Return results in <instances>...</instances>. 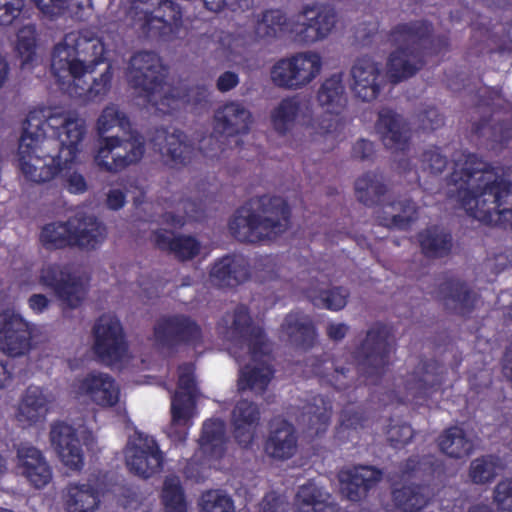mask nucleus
<instances>
[{
	"instance_id": "nucleus-1",
	"label": "nucleus",
	"mask_w": 512,
	"mask_h": 512,
	"mask_svg": "<svg viewBox=\"0 0 512 512\" xmlns=\"http://www.w3.org/2000/svg\"><path fill=\"white\" fill-rule=\"evenodd\" d=\"M85 133L82 120L54 108L29 111L18 145L19 169L24 178L43 184L70 169Z\"/></svg>"
},
{
	"instance_id": "nucleus-2",
	"label": "nucleus",
	"mask_w": 512,
	"mask_h": 512,
	"mask_svg": "<svg viewBox=\"0 0 512 512\" xmlns=\"http://www.w3.org/2000/svg\"><path fill=\"white\" fill-rule=\"evenodd\" d=\"M105 47L95 32L89 29L66 33L52 52L51 70L59 84L64 85L65 78L72 82L68 93L88 101H98L110 91L113 69L107 63L99 78H94L91 84L83 80L86 74L94 72L95 67L106 61Z\"/></svg>"
},
{
	"instance_id": "nucleus-3",
	"label": "nucleus",
	"mask_w": 512,
	"mask_h": 512,
	"mask_svg": "<svg viewBox=\"0 0 512 512\" xmlns=\"http://www.w3.org/2000/svg\"><path fill=\"white\" fill-rule=\"evenodd\" d=\"M433 31L432 22L424 19L399 23L390 30V40L400 44L387 61V75L392 83L414 76L425 65L426 56L448 51L449 36H433Z\"/></svg>"
},
{
	"instance_id": "nucleus-4",
	"label": "nucleus",
	"mask_w": 512,
	"mask_h": 512,
	"mask_svg": "<svg viewBox=\"0 0 512 512\" xmlns=\"http://www.w3.org/2000/svg\"><path fill=\"white\" fill-rule=\"evenodd\" d=\"M291 224V208L280 196L261 195L237 208L229 220L231 235L240 242L261 243L274 240Z\"/></svg>"
},
{
	"instance_id": "nucleus-5",
	"label": "nucleus",
	"mask_w": 512,
	"mask_h": 512,
	"mask_svg": "<svg viewBox=\"0 0 512 512\" xmlns=\"http://www.w3.org/2000/svg\"><path fill=\"white\" fill-rule=\"evenodd\" d=\"M300 15L305 21H294L281 9L264 10L255 23V35L265 40L290 35L297 43L312 44L326 38L336 23L335 11L325 6L306 5Z\"/></svg>"
},
{
	"instance_id": "nucleus-6",
	"label": "nucleus",
	"mask_w": 512,
	"mask_h": 512,
	"mask_svg": "<svg viewBox=\"0 0 512 512\" xmlns=\"http://www.w3.org/2000/svg\"><path fill=\"white\" fill-rule=\"evenodd\" d=\"M357 200L367 207L382 206L377 211L379 224L387 228L407 230L417 219V208L411 199L385 203L388 192L383 178L376 172H366L355 181Z\"/></svg>"
},
{
	"instance_id": "nucleus-7",
	"label": "nucleus",
	"mask_w": 512,
	"mask_h": 512,
	"mask_svg": "<svg viewBox=\"0 0 512 512\" xmlns=\"http://www.w3.org/2000/svg\"><path fill=\"white\" fill-rule=\"evenodd\" d=\"M392 337V328L382 322H375L367 330L365 338L353 352L359 374L357 381L363 378L366 385L378 384L391 364Z\"/></svg>"
},
{
	"instance_id": "nucleus-8",
	"label": "nucleus",
	"mask_w": 512,
	"mask_h": 512,
	"mask_svg": "<svg viewBox=\"0 0 512 512\" xmlns=\"http://www.w3.org/2000/svg\"><path fill=\"white\" fill-rule=\"evenodd\" d=\"M127 78L130 86L154 106L171 107L170 102L176 101L172 95H164L160 101L156 99V93L160 92L165 83V74L160 58L154 52L135 53L129 61Z\"/></svg>"
},
{
	"instance_id": "nucleus-9",
	"label": "nucleus",
	"mask_w": 512,
	"mask_h": 512,
	"mask_svg": "<svg viewBox=\"0 0 512 512\" xmlns=\"http://www.w3.org/2000/svg\"><path fill=\"white\" fill-rule=\"evenodd\" d=\"M252 123L251 112L241 103L231 101L218 108L214 115L213 133L201 141L205 157H219L225 151L223 138L247 134Z\"/></svg>"
},
{
	"instance_id": "nucleus-10",
	"label": "nucleus",
	"mask_w": 512,
	"mask_h": 512,
	"mask_svg": "<svg viewBox=\"0 0 512 512\" xmlns=\"http://www.w3.org/2000/svg\"><path fill=\"white\" fill-rule=\"evenodd\" d=\"M197 384L195 365L182 363L178 366L177 390L171 400L170 437L184 442L188 429L192 426V418L196 409Z\"/></svg>"
},
{
	"instance_id": "nucleus-11",
	"label": "nucleus",
	"mask_w": 512,
	"mask_h": 512,
	"mask_svg": "<svg viewBox=\"0 0 512 512\" xmlns=\"http://www.w3.org/2000/svg\"><path fill=\"white\" fill-rule=\"evenodd\" d=\"M156 343L169 352H177L181 347L196 349L203 344V331L196 320L185 314L160 317L154 327Z\"/></svg>"
},
{
	"instance_id": "nucleus-12",
	"label": "nucleus",
	"mask_w": 512,
	"mask_h": 512,
	"mask_svg": "<svg viewBox=\"0 0 512 512\" xmlns=\"http://www.w3.org/2000/svg\"><path fill=\"white\" fill-rule=\"evenodd\" d=\"M321 67L319 54L297 53L275 62L270 70V78L276 87L297 90L312 82L320 73Z\"/></svg>"
},
{
	"instance_id": "nucleus-13",
	"label": "nucleus",
	"mask_w": 512,
	"mask_h": 512,
	"mask_svg": "<svg viewBox=\"0 0 512 512\" xmlns=\"http://www.w3.org/2000/svg\"><path fill=\"white\" fill-rule=\"evenodd\" d=\"M128 139L118 136L102 137L95 155L97 166L110 173L120 172L138 163L145 152L144 142L138 135L129 133Z\"/></svg>"
},
{
	"instance_id": "nucleus-14",
	"label": "nucleus",
	"mask_w": 512,
	"mask_h": 512,
	"mask_svg": "<svg viewBox=\"0 0 512 512\" xmlns=\"http://www.w3.org/2000/svg\"><path fill=\"white\" fill-rule=\"evenodd\" d=\"M40 280L54 292L63 312L79 308L85 300L87 290L81 277L72 273L67 266L49 264L42 269Z\"/></svg>"
},
{
	"instance_id": "nucleus-15",
	"label": "nucleus",
	"mask_w": 512,
	"mask_h": 512,
	"mask_svg": "<svg viewBox=\"0 0 512 512\" xmlns=\"http://www.w3.org/2000/svg\"><path fill=\"white\" fill-rule=\"evenodd\" d=\"M94 352L99 361L107 366L120 363L128 351L123 327L115 316L101 315L94 327Z\"/></svg>"
},
{
	"instance_id": "nucleus-16",
	"label": "nucleus",
	"mask_w": 512,
	"mask_h": 512,
	"mask_svg": "<svg viewBox=\"0 0 512 512\" xmlns=\"http://www.w3.org/2000/svg\"><path fill=\"white\" fill-rule=\"evenodd\" d=\"M125 460L132 474L148 479L162 471L164 455L153 437L136 433L127 444Z\"/></svg>"
},
{
	"instance_id": "nucleus-17",
	"label": "nucleus",
	"mask_w": 512,
	"mask_h": 512,
	"mask_svg": "<svg viewBox=\"0 0 512 512\" xmlns=\"http://www.w3.org/2000/svg\"><path fill=\"white\" fill-rule=\"evenodd\" d=\"M443 384L441 364L435 359L421 357L414 369L404 380L406 400L422 405L438 392Z\"/></svg>"
},
{
	"instance_id": "nucleus-18",
	"label": "nucleus",
	"mask_w": 512,
	"mask_h": 512,
	"mask_svg": "<svg viewBox=\"0 0 512 512\" xmlns=\"http://www.w3.org/2000/svg\"><path fill=\"white\" fill-rule=\"evenodd\" d=\"M232 337L243 342L248 347V353L253 361H258L270 353V343L264 328L254 325L249 308L239 305L233 313L231 325Z\"/></svg>"
},
{
	"instance_id": "nucleus-19",
	"label": "nucleus",
	"mask_w": 512,
	"mask_h": 512,
	"mask_svg": "<svg viewBox=\"0 0 512 512\" xmlns=\"http://www.w3.org/2000/svg\"><path fill=\"white\" fill-rule=\"evenodd\" d=\"M32 346V329L21 315L4 310L0 313V349L10 356H22Z\"/></svg>"
},
{
	"instance_id": "nucleus-20",
	"label": "nucleus",
	"mask_w": 512,
	"mask_h": 512,
	"mask_svg": "<svg viewBox=\"0 0 512 512\" xmlns=\"http://www.w3.org/2000/svg\"><path fill=\"white\" fill-rule=\"evenodd\" d=\"M50 440L61 462L71 470L80 471L84 467V451L77 430L64 421L52 424Z\"/></svg>"
},
{
	"instance_id": "nucleus-21",
	"label": "nucleus",
	"mask_w": 512,
	"mask_h": 512,
	"mask_svg": "<svg viewBox=\"0 0 512 512\" xmlns=\"http://www.w3.org/2000/svg\"><path fill=\"white\" fill-rule=\"evenodd\" d=\"M17 470L35 489H43L52 480V468L41 450L27 443L17 447Z\"/></svg>"
},
{
	"instance_id": "nucleus-22",
	"label": "nucleus",
	"mask_w": 512,
	"mask_h": 512,
	"mask_svg": "<svg viewBox=\"0 0 512 512\" xmlns=\"http://www.w3.org/2000/svg\"><path fill=\"white\" fill-rule=\"evenodd\" d=\"M444 308L455 315L468 317L474 311L479 295L465 281L450 277L438 287Z\"/></svg>"
},
{
	"instance_id": "nucleus-23",
	"label": "nucleus",
	"mask_w": 512,
	"mask_h": 512,
	"mask_svg": "<svg viewBox=\"0 0 512 512\" xmlns=\"http://www.w3.org/2000/svg\"><path fill=\"white\" fill-rule=\"evenodd\" d=\"M338 478L343 496L351 502H360L381 480L382 471L374 466L360 465L341 470Z\"/></svg>"
},
{
	"instance_id": "nucleus-24",
	"label": "nucleus",
	"mask_w": 512,
	"mask_h": 512,
	"mask_svg": "<svg viewBox=\"0 0 512 512\" xmlns=\"http://www.w3.org/2000/svg\"><path fill=\"white\" fill-rule=\"evenodd\" d=\"M350 73L351 88L357 98L363 102H371L378 97L383 82L378 63L371 57H360L353 64Z\"/></svg>"
},
{
	"instance_id": "nucleus-25",
	"label": "nucleus",
	"mask_w": 512,
	"mask_h": 512,
	"mask_svg": "<svg viewBox=\"0 0 512 512\" xmlns=\"http://www.w3.org/2000/svg\"><path fill=\"white\" fill-rule=\"evenodd\" d=\"M376 129L384 146L392 152H405L409 149L411 130L401 115L389 108H383L376 122Z\"/></svg>"
},
{
	"instance_id": "nucleus-26",
	"label": "nucleus",
	"mask_w": 512,
	"mask_h": 512,
	"mask_svg": "<svg viewBox=\"0 0 512 512\" xmlns=\"http://www.w3.org/2000/svg\"><path fill=\"white\" fill-rule=\"evenodd\" d=\"M211 283L220 289H232L250 278V265L242 255H225L211 267Z\"/></svg>"
},
{
	"instance_id": "nucleus-27",
	"label": "nucleus",
	"mask_w": 512,
	"mask_h": 512,
	"mask_svg": "<svg viewBox=\"0 0 512 512\" xmlns=\"http://www.w3.org/2000/svg\"><path fill=\"white\" fill-rule=\"evenodd\" d=\"M260 422V410L256 403L247 399L239 400L231 413V424L235 441L243 448L254 442Z\"/></svg>"
},
{
	"instance_id": "nucleus-28",
	"label": "nucleus",
	"mask_w": 512,
	"mask_h": 512,
	"mask_svg": "<svg viewBox=\"0 0 512 512\" xmlns=\"http://www.w3.org/2000/svg\"><path fill=\"white\" fill-rule=\"evenodd\" d=\"M298 448V436L296 429L286 419L278 420L271 424L269 434L264 443L265 453L277 460L292 458Z\"/></svg>"
},
{
	"instance_id": "nucleus-29",
	"label": "nucleus",
	"mask_w": 512,
	"mask_h": 512,
	"mask_svg": "<svg viewBox=\"0 0 512 512\" xmlns=\"http://www.w3.org/2000/svg\"><path fill=\"white\" fill-rule=\"evenodd\" d=\"M103 489L93 483H69L63 492V505L66 512H96L99 509Z\"/></svg>"
},
{
	"instance_id": "nucleus-30",
	"label": "nucleus",
	"mask_w": 512,
	"mask_h": 512,
	"mask_svg": "<svg viewBox=\"0 0 512 512\" xmlns=\"http://www.w3.org/2000/svg\"><path fill=\"white\" fill-rule=\"evenodd\" d=\"M79 391L102 407L115 406L120 397V388L114 378L100 372L88 373L80 381Z\"/></svg>"
},
{
	"instance_id": "nucleus-31",
	"label": "nucleus",
	"mask_w": 512,
	"mask_h": 512,
	"mask_svg": "<svg viewBox=\"0 0 512 512\" xmlns=\"http://www.w3.org/2000/svg\"><path fill=\"white\" fill-rule=\"evenodd\" d=\"M422 254L429 259L448 257L454 247L451 231L438 225L429 226L417 234Z\"/></svg>"
},
{
	"instance_id": "nucleus-32",
	"label": "nucleus",
	"mask_w": 512,
	"mask_h": 512,
	"mask_svg": "<svg viewBox=\"0 0 512 512\" xmlns=\"http://www.w3.org/2000/svg\"><path fill=\"white\" fill-rule=\"evenodd\" d=\"M71 248L97 249L106 237L104 225L92 216L72 218Z\"/></svg>"
},
{
	"instance_id": "nucleus-33",
	"label": "nucleus",
	"mask_w": 512,
	"mask_h": 512,
	"mask_svg": "<svg viewBox=\"0 0 512 512\" xmlns=\"http://www.w3.org/2000/svg\"><path fill=\"white\" fill-rule=\"evenodd\" d=\"M152 239L158 249L173 253L181 261L191 260L200 252V243L192 236H174L171 231L159 229L152 233Z\"/></svg>"
},
{
	"instance_id": "nucleus-34",
	"label": "nucleus",
	"mask_w": 512,
	"mask_h": 512,
	"mask_svg": "<svg viewBox=\"0 0 512 512\" xmlns=\"http://www.w3.org/2000/svg\"><path fill=\"white\" fill-rule=\"evenodd\" d=\"M281 331L298 348L310 349L317 339V331L309 316L299 312L287 314L281 324Z\"/></svg>"
},
{
	"instance_id": "nucleus-35",
	"label": "nucleus",
	"mask_w": 512,
	"mask_h": 512,
	"mask_svg": "<svg viewBox=\"0 0 512 512\" xmlns=\"http://www.w3.org/2000/svg\"><path fill=\"white\" fill-rule=\"evenodd\" d=\"M47 412L48 399L43 390L34 385L27 387L19 404L18 421L25 427H29L44 420Z\"/></svg>"
},
{
	"instance_id": "nucleus-36",
	"label": "nucleus",
	"mask_w": 512,
	"mask_h": 512,
	"mask_svg": "<svg viewBox=\"0 0 512 512\" xmlns=\"http://www.w3.org/2000/svg\"><path fill=\"white\" fill-rule=\"evenodd\" d=\"M313 373L319 378L321 385H328L337 391H346L348 388L358 385L353 382L350 367H339L332 359L316 358L311 364Z\"/></svg>"
},
{
	"instance_id": "nucleus-37",
	"label": "nucleus",
	"mask_w": 512,
	"mask_h": 512,
	"mask_svg": "<svg viewBox=\"0 0 512 512\" xmlns=\"http://www.w3.org/2000/svg\"><path fill=\"white\" fill-rule=\"evenodd\" d=\"M391 497L395 509L400 512H420L431 500L428 486L415 483L393 488Z\"/></svg>"
},
{
	"instance_id": "nucleus-38",
	"label": "nucleus",
	"mask_w": 512,
	"mask_h": 512,
	"mask_svg": "<svg viewBox=\"0 0 512 512\" xmlns=\"http://www.w3.org/2000/svg\"><path fill=\"white\" fill-rule=\"evenodd\" d=\"M186 138V134L178 129L165 136L160 152L165 163L170 167L182 168L192 161L195 149L192 144L187 142Z\"/></svg>"
},
{
	"instance_id": "nucleus-39",
	"label": "nucleus",
	"mask_w": 512,
	"mask_h": 512,
	"mask_svg": "<svg viewBox=\"0 0 512 512\" xmlns=\"http://www.w3.org/2000/svg\"><path fill=\"white\" fill-rule=\"evenodd\" d=\"M437 442L440 451L454 459L468 457L474 451L473 441L458 426H451L445 429L438 437Z\"/></svg>"
},
{
	"instance_id": "nucleus-40",
	"label": "nucleus",
	"mask_w": 512,
	"mask_h": 512,
	"mask_svg": "<svg viewBox=\"0 0 512 512\" xmlns=\"http://www.w3.org/2000/svg\"><path fill=\"white\" fill-rule=\"evenodd\" d=\"M344 94L342 73L333 74L321 84L317 92V100L328 113L339 114L346 102Z\"/></svg>"
},
{
	"instance_id": "nucleus-41",
	"label": "nucleus",
	"mask_w": 512,
	"mask_h": 512,
	"mask_svg": "<svg viewBox=\"0 0 512 512\" xmlns=\"http://www.w3.org/2000/svg\"><path fill=\"white\" fill-rule=\"evenodd\" d=\"M301 111V101L296 95L283 98L271 112V123L274 130L285 135L289 132Z\"/></svg>"
},
{
	"instance_id": "nucleus-42",
	"label": "nucleus",
	"mask_w": 512,
	"mask_h": 512,
	"mask_svg": "<svg viewBox=\"0 0 512 512\" xmlns=\"http://www.w3.org/2000/svg\"><path fill=\"white\" fill-rule=\"evenodd\" d=\"M274 369L268 364L259 366L246 365L240 370L238 389L240 391L251 390L262 394L266 391L274 376Z\"/></svg>"
},
{
	"instance_id": "nucleus-43",
	"label": "nucleus",
	"mask_w": 512,
	"mask_h": 512,
	"mask_svg": "<svg viewBox=\"0 0 512 512\" xmlns=\"http://www.w3.org/2000/svg\"><path fill=\"white\" fill-rule=\"evenodd\" d=\"M72 218L65 222L57 221L44 225L39 240L47 250L71 248Z\"/></svg>"
},
{
	"instance_id": "nucleus-44",
	"label": "nucleus",
	"mask_w": 512,
	"mask_h": 512,
	"mask_svg": "<svg viewBox=\"0 0 512 512\" xmlns=\"http://www.w3.org/2000/svg\"><path fill=\"white\" fill-rule=\"evenodd\" d=\"M160 498L165 512H187L188 510L185 491L177 476L165 478Z\"/></svg>"
},
{
	"instance_id": "nucleus-45",
	"label": "nucleus",
	"mask_w": 512,
	"mask_h": 512,
	"mask_svg": "<svg viewBox=\"0 0 512 512\" xmlns=\"http://www.w3.org/2000/svg\"><path fill=\"white\" fill-rule=\"evenodd\" d=\"M500 469V458L487 454L475 458L470 463L469 477L474 484L485 485L492 483Z\"/></svg>"
},
{
	"instance_id": "nucleus-46",
	"label": "nucleus",
	"mask_w": 512,
	"mask_h": 512,
	"mask_svg": "<svg viewBox=\"0 0 512 512\" xmlns=\"http://www.w3.org/2000/svg\"><path fill=\"white\" fill-rule=\"evenodd\" d=\"M368 416L362 407H346L340 414V424L337 427L336 434L339 439L351 437L352 432H358L367 426Z\"/></svg>"
},
{
	"instance_id": "nucleus-47",
	"label": "nucleus",
	"mask_w": 512,
	"mask_h": 512,
	"mask_svg": "<svg viewBox=\"0 0 512 512\" xmlns=\"http://www.w3.org/2000/svg\"><path fill=\"white\" fill-rule=\"evenodd\" d=\"M37 30L36 25L29 23L22 26L17 32L16 50L21 58V66L31 64L36 57Z\"/></svg>"
},
{
	"instance_id": "nucleus-48",
	"label": "nucleus",
	"mask_w": 512,
	"mask_h": 512,
	"mask_svg": "<svg viewBox=\"0 0 512 512\" xmlns=\"http://www.w3.org/2000/svg\"><path fill=\"white\" fill-rule=\"evenodd\" d=\"M118 127L124 133L131 132V122L129 117L114 104L105 107L97 120V131L102 137L112 128Z\"/></svg>"
},
{
	"instance_id": "nucleus-49",
	"label": "nucleus",
	"mask_w": 512,
	"mask_h": 512,
	"mask_svg": "<svg viewBox=\"0 0 512 512\" xmlns=\"http://www.w3.org/2000/svg\"><path fill=\"white\" fill-rule=\"evenodd\" d=\"M434 471V458L428 455H412L399 464L402 479L423 478L432 475Z\"/></svg>"
},
{
	"instance_id": "nucleus-50",
	"label": "nucleus",
	"mask_w": 512,
	"mask_h": 512,
	"mask_svg": "<svg viewBox=\"0 0 512 512\" xmlns=\"http://www.w3.org/2000/svg\"><path fill=\"white\" fill-rule=\"evenodd\" d=\"M225 437V425L221 419H208L203 423L199 439L203 451H215L222 448Z\"/></svg>"
},
{
	"instance_id": "nucleus-51",
	"label": "nucleus",
	"mask_w": 512,
	"mask_h": 512,
	"mask_svg": "<svg viewBox=\"0 0 512 512\" xmlns=\"http://www.w3.org/2000/svg\"><path fill=\"white\" fill-rule=\"evenodd\" d=\"M349 292L343 287H333L327 290H321L317 295H309L312 304L318 308H324L331 311H339L347 304Z\"/></svg>"
},
{
	"instance_id": "nucleus-52",
	"label": "nucleus",
	"mask_w": 512,
	"mask_h": 512,
	"mask_svg": "<svg viewBox=\"0 0 512 512\" xmlns=\"http://www.w3.org/2000/svg\"><path fill=\"white\" fill-rule=\"evenodd\" d=\"M324 494L314 481L309 480L301 485L295 496V500L301 508H312L314 512H322L327 504Z\"/></svg>"
},
{
	"instance_id": "nucleus-53",
	"label": "nucleus",
	"mask_w": 512,
	"mask_h": 512,
	"mask_svg": "<svg viewBox=\"0 0 512 512\" xmlns=\"http://www.w3.org/2000/svg\"><path fill=\"white\" fill-rule=\"evenodd\" d=\"M232 498L222 490H208L200 500L199 512H234Z\"/></svg>"
},
{
	"instance_id": "nucleus-54",
	"label": "nucleus",
	"mask_w": 512,
	"mask_h": 512,
	"mask_svg": "<svg viewBox=\"0 0 512 512\" xmlns=\"http://www.w3.org/2000/svg\"><path fill=\"white\" fill-rule=\"evenodd\" d=\"M315 401L319 400L322 404L319 406H311L309 414V428L315 431V434L319 435L327 430L330 423L332 407L329 402H326L322 397H315Z\"/></svg>"
},
{
	"instance_id": "nucleus-55",
	"label": "nucleus",
	"mask_w": 512,
	"mask_h": 512,
	"mask_svg": "<svg viewBox=\"0 0 512 512\" xmlns=\"http://www.w3.org/2000/svg\"><path fill=\"white\" fill-rule=\"evenodd\" d=\"M420 164L423 172H428L432 175H439L446 169L448 159L441 153L440 148L433 146L422 152Z\"/></svg>"
},
{
	"instance_id": "nucleus-56",
	"label": "nucleus",
	"mask_w": 512,
	"mask_h": 512,
	"mask_svg": "<svg viewBox=\"0 0 512 512\" xmlns=\"http://www.w3.org/2000/svg\"><path fill=\"white\" fill-rule=\"evenodd\" d=\"M183 208L185 215H178L174 212H165L162 215L163 223L174 228H182L186 224L187 219L197 220L199 218L201 212V205L199 202L186 200L183 203Z\"/></svg>"
},
{
	"instance_id": "nucleus-57",
	"label": "nucleus",
	"mask_w": 512,
	"mask_h": 512,
	"mask_svg": "<svg viewBox=\"0 0 512 512\" xmlns=\"http://www.w3.org/2000/svg\"><path fill=\"white\" fill-rule=\"evenodd\" d=\"M387 441L394 449H402L411 442L414 437V430L410 424L401 423L389 425L386 432Z\"/></svg>"
},
{
	"instance_id": "nucleus-58",
	"label": "nucleus",
	"mask_w": 512,
	"mask_h": 512,
	"mask_svg": "<svg viewBox=\"0 0 512 512\" xmlns=\"http://www.w3.org/2000/svg\"><path fill=\"white\" fill-rule=\"evenodd\" d=\"M493 500L498 510L512 512V477L498 482L493 491Z\"/></svg>"
},
{
	"instance_id": "nucleus-59",
	"label": "nucleus",
	"mask_w": 512,
	"mask_h": 512,
	"mask_svg": "<svg viewBox=\"0 0 512 512\" xmlns=\"http://www.w3.org/2000/svg\"><path fill=\"white\" fill-rule=\"evenodd\" d=\"M420 128L424 131H435L445 124V117L435 106H428L418 114Z\"/></svg>"
},
{
	"instance_id": "nucleus-60",
	"label": "nucleus",
	"mask_w": 512,
	"mask_h": 512,
	"mask_svg": "<svg viewBox=\"0 0 512 512\" xmlns=\"http://www.w3.org/2000/svg\"><path fill=\"white\" fill-rule=\"evenodd\" d=\"M25 0H0V26H9L21 15Z\"/></svg>"
},
{
	"instance_id": "nucleus-61",
	"label": "nucleus",
	"mask_w": 512,
	"mask_h": 512,
	"mask_svg": "<svg viewBox=\"0 0 512 512\" xmlns=\"http://www.w3.org/2000/svg\"><path fill=\"white\" fill-rule=\"evenodd\" d=\"M374 154V143L366 139H359L352 147V156L356 159L369 160Z\"/></svg>"
},
{
	"instance_id": "nucleus-62",
	"label": "nucleus",
	"mask_w": 512,
	"mask_h": 512,
	"mask_svg": "<svg viewBox=\"0 0 512 512\" xmlns=\"http://www.w3.org/2000/svg\"><path fill=\"white\" fill-rule=\"evenodd\" d=\"M239 83V77L235 72L226 71L217 80L216 86L220 92H228Z\"/></svg>"
},
{
	"instance_id": "nucleus-63",
	"label": "nucleus",
	"mask_w": 512,
	"mask_h": 512,
	"mask_svg": "<svg viewBox=\"0 0 512 512\" xmlns=\"http://www.w3.org/2000/svg\"><path fill=\"white\" fill-rule=\"evenodd\" d=\"M126 203V193L121 189H111L107 194L106 204L111 210H119Z\"/></svg>"
},
{
	"instance_id": "nucleus-64",
	"label": "nucleus",
	"mask_w": 512,
	"mask_h": 512,
	"mask_svg": "<svg viewBox=\"0 0 512 512\" xmlns=\"http://www.w3.org/2000/svg\"><path fill=\"white\" fill-rule=\"evenodd\" d=\"M67 190L74 194H81L87 190V183L83 175L74 172L67 178Z\"/></svg>"
}]
</instances>
